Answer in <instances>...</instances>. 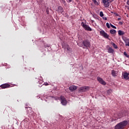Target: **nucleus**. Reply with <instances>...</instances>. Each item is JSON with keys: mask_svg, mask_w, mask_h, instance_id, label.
I'll return each mask as SVG.
<instances>
[{"mask_svg": "<svg viewBox=\"0 0 129 129\" xmlns=\"http://www.w3.org/2000/svg\"><path fill=\"white\" fill-rule=\"evenodd\" d=\"M97 80L99 82V83L102 84V85H106V82H105V81H104V80L100 77H97Z\"/></svg>", "mask_w": 129, "mask_h": 129, "instance_id": "nucleus-9", "label": "nucleus"}, {"mask_svg": "<svg viewBox=\"0 0 129 129\" xmlns=\"http://www.w3.org/2000/svg\"><path fill=\"white\" fill-rule=\"evenodd\" d=\"M118 33L119 36H122V35H124V32H123V31H121V30H119L118 31Z\"/></svg>", "mask_w": 129, "mask_h": 129, "instance_id": "nucleus-17", "label": "nucleus"}, {"mask_svg": "<svg viewBox=\"0 0 129 129\" xmlns=\"http://www.w3.org/2000/svg\"><path fill=\"white\" fill-rule=\"evenodd\" d=\"M122 76L125 80H129V73L125 72L122 74Z\"/></svg>", "mask_w": 129, "mask_h": 129, "instance_id": "nucleus-10", "label": "nucleus"}, {"mask_svg": "<svg viewBox=\"0 0 129 129\" xmlns=\"http://www.w3.org/2000/svg\"><path fill=\"white\" fill-rule=\"evenodd\" d=\"M77 89V87L75 86H71L69 87V90H70V91L73 92L74 91V90H76Z\"/></svg>", "mask_w": 129, "mask_h": 129, "instance_id": "nucleus-12", "label": "nucleus"}, {"mask_svg": "<svg viewBox=\"0 0 129 129\" xmlns=\"http://www.w3.org/2000/svg\"><path fill=\"white\" fill-rule=\"evenodd\" d=\"M114 0H102V4H103L105 8H108L109 7V4L112 3ZM92 2L95 6H98L99 4V0H92Z\"/></svg>", "mask_w": 129, "mask_h": 129, "instance_id": "nucleus-1", "label": "nucleus"}, {"mask_svg": "<svg viewBox=\"0 0 129 129\" xmlns=\"http://www.w3.org/2000/svg\"><path fill=\"white\" fill-rule=\"evenodd\" d=\"M0 87H1V88H3V89H5L6 88H9L11 87V85H10L9 84H4L3 85H1L0 86Z\"/></svg>", "mask_w": 129, "mask_h": 129, "instance_id": "nucleus-11", "label": "nucleus"}, {"mask_svg": "<svg viewBox=\"0 0 129 129\" xmlns=\"http://www.w3.org/2000/svg\"><path fill=\"white\" fill-rule=\"evenodd\" d=\"M112 92V91L111 90V89H109V90H107V93L108 94H109V93H111Z\"/></svg>", "mask_w": 129, "mask_h": 129, "instance_id": "nucleus-25", "label": "nucleus"}, {"mask_svg": "<svg viewBox=\"0 0 129 129\" xmlns=\"http://www.w3.org/2000/svg\"><path fill=\"white\" fill-rule=\"evenodd\" d=\"M106 26H107V28H108V29H110V26L109 25V23H107L106 24Z\"/></svg>", "mask_w": 129, "mask_h": 129, "instance_id": "nucleus-23", "label": "nucleus"}, {"mask_svg": "<svg viewBox=\"0 0 129 129\" xmlns=\"http://www.w3.org/2000/svg\"><path fill=\"white\" fill-rule=\"evenodd\" d=\"M110 33L112 34H115V33H116V31L114 29H112L110 30Z\"/></svg>", "mask_w": 129, "mask_h": 129, "instance_id": "nucleus-18", "label": "nucleus"}, {"mask_svg": "<svg viewBox=\"0 0 129 129\" xmlns=\"http://www.w3.org/2000/svg\"><path fill=\"white\" fill-rule=\"evenodd\" d=\"M46 13H47V14H49V11H48V10H46Z\"/></svg>", "mask_w": 129, "mask_h": 129, "instance_id": "nucleus-31", "label": "nucleus"}, {"mask_svg": "<svg viewBox=\"0 0 129 129\" xmlns=\"http://www.w3.org/2000/svg\"><path fill=\"white\" fill-rule=\"evenodd\" d=\"M60 102L62 105H66L67 104V100L63 96H60Z\"/></svg>", "mask_w": 129, "mask_h": 129, "instance_id": "nucleus-7", "label": "nucleus"}, {"mask_svg": "<svg viewBox=\"0 0 129 129\" xmlns=\"http://www.w3.org/2000/svg\"><path fill=\"white\" fill-rule=\"evenodd\" d=\"M57 12L58 13H60V14H62V13H63V12H64V10H63V8L62 7L59 6L57 10Z\"/></svg>", "mask_w": 129, "mask_h": 129, "instance_id": "nucleus-13", "label": "nucleus"}, {"mask_svg": "<svg viewBox=\"0 0 129 129\" xmlns=\"http://www.w3.org/2000/svg\"><path fill=\"white\" fill-rule=\"evenodd\" d=\"M124 42L125 43V46H129V39H126L125 40H124Z\"/></svg>", "mask_w": 129, "mask_h": 129, "instance_id": "nucleus-16", "label": "nucleus"}, {"mask_svg": "<svg viewBox=\"0 0 129 129\" xmlns=\"http://www.w3.org/2000/svg\"><path fill=\"white\" fill-rule=\"evenodd\" d=\"M119 25H122V22H119Z\"/></svg>", "mask_w": 129, "mask_h": 129, "instance_id": "nucleus-29", "label": "nucleus"}, {"mask_svg": "<svg viewBox=\"0 0 129 129\" xmlns=\"http://www.w3.org/2000/svg\"><path fill=\"white\" fill-rule=\"evenodd\" d=\"M123 55L125 56V57H126L127 58H129V55L127 54V53H126L125 51L123 52Z\"/></svg>", "mask_w": 129, "mask_h": 129, "instance_id": "nucleus-21", "label": "nucleus"}, {"mask_svg": "<svg viewBox=\"0 0 129 129\" xmlns=\"http://www.w3.org/2000/svg\"><path fill=\"white\" fill-rule=\"evenodd\" d=\"M88 90H89V87L88 86L82 87L79 89V91L80 93L86 92V91H88Z\"/></svg>", "mask_w": 129, "mask_h": 129, "instance_id": "nucleus-6", "label": "nucleus"}, {"mask_svg": "<svg viewBox=\"0 0 129 129\" xmlns=\"http://www.w3.org/2000/svg\"><path fill=\"white\" fill-rule=\"evenodd\" d=\"M44 47L45 48H50V47H51V45L50 44H45Z\"/></svg>", "mask_w": 129, "mask_h": 129, "instance_id": "nucleus-22", "label": "nucleus"}, {"mask_svg": "<svg viewBox=\"0 0 129 129\" xmlns=\"http://www.w3.org/2000/svg\"><path fill=\"white\" fill-rule=\"evenodd\" d=\"M103 19L105 20V21L107 20V18L106 17H103Z\"/></svg>", "mask_w": 129, "mask_h": 129, "instance_id": "nucleus-28", "label": "nucleus"}, {"mask_svg": "<svg viewBox=\"0 0 129 129\" xmlns=\"http://www.w3.org/2000/svg\"><path fill=\"white\" fill-rule=\"evenodd\" d=\"M120 20H121V18H118L117 21H120Z\"/></svg>", "mask_w": 129, "mask_h": 129, "instance_id": "nucleus-32", "label": "nucleus"}, {"mask_svg": "<svg viewBox=\"0 0 129 129\" xmlns=\"http://www.w3.org/2000/svg\"><path fill=\"white\" fill-rule=\"evenodd\" d=\"M127 5H128V6H129V0H128V1H127Z\"/></svg>", "mask_w": 129, "mask_h": 129, "instance_id": "nucleus-30", "label": "nucleus"}, {"mask_svg": "<svg viewBox=\"0 0 129 129\" xmlns=\"http://www.w3.org/2000/svg\"><path fill=\"white\" fill-rule=\"evenodd\" d=\"M103 16H104L103 12H100V17H103Z\"/></svg>", "mask_w": 129, "mask_h": 129, "instance_id": "nucleus-26", "label": "nucleus"}, {"mask_svg": "<svg viewBox=\"0 0 129 129\" xmlns=\"http://www.w3.org/2000/svg\"><path fill=\"white\" fill-rule=\"evenodd\" d=\"M111 74L113 77H116L117 76V72L113 70L111 71Z\"/></svg>", "mask_w": 129, "mask_h": 129, "instance_id": "nucleus-14", "label": "nucleus"}, {"mask_svg": "<svg viewBox=\"0 0 129 129\" xmlns=\"http://www.w3.org/2000/svg\"><path fill=\"white\" fill-rule=\"evenodd\" d=\"M112 45L113 46V47H114L115 49H117V45H116L115 44V43H112Z\"/></svg>", "mask_w": 129, "mask_h": 129, "instance_id": "nucleus-20", "label": "nucleus"}, {"mask_svg": "<svg viewBox=\"0 0 129 129\" xmlns=\"http://www.w3.org/2000/svg\"><path fill=\"white\" fill-rule=\"evenodd\" d=\"M127 10H129V7H128V8H127Z\"/></svg>", "mask_w": 129, "mask_h": 129, "instance_id": "nucleus-33", "label": "nucleus"}, {"mask_svg": "<svg viewBox=\"0 0 129 129\" xmlns=\"http://www.w3.org/2000/svg\"><path fill=\"white\" fill-rule=\"evenodd\" d=\"M65 49H67L68 51H70L71 50V48L69 47V45H67L66 46Z\"/></svg>", "mask_w": 129, "mask_h": 129, "instance_id": "nucleus-19", "label": "nucleus"}, {"mask_svg": "<svg viewBox=\"0 0 129 129\" xmlns=\"http://www.w3.org/2000/svg\"><path fill=\"white\" fill-rule=\"evenodd\" d=\"M81 26L86 31H89V32H91V31H92V29H91L89 26L84 24V22H82Z\"/></svg>", "mask_w": 129, "mask_h": 129, "instance_id": "nucleus-4", "label": "nucleus"}, {"mask_svg": "<svg viewBox=\"0 0 129 129\" xmlns=\"http://www.w3.org/2000/svg\"><path fill=\"white\" fill-rule=\"evenodd\" d=\"M100 34L101 36H102V37H103L105 39H108V40H110V39H109V35L107 34V33H106L103 30L100 31Z\"/></svg>", "mask_w": 129, "mask_h": 129, "instance_id": "nucleus-5", "label": "nucleus"}, {"mask_svg": "<svg viewBox=\"0 0 129 129\" xmlns=\"http://www.w3.org/2000/svg\"><path fill=\"white\" fill-rule=\"evenodd\" d=\"M110 26L111 27V28H113V29H116V27L114 26V25H113L111 23L110 24Z\"/></svg>", "mask_w": 129, "mask_h": 129, "instance_id": "nucleus-24", "label": "nucleus"}, {"mask_svg": "<svg viewBox=\"0 0 129 129\" xmlns=\"http://www.w3.org/2000/svg\"><path fill=\"white\" fill-rule=\"evenodd\" d=\"M80 47H81L83 49H89L91 47V43L88 40H84L80 43Z\"/></svg>", "mask_w": 129, "mask_h": 129, "instance_id": "nucleus-2", "label": "nucleus"}, {"mask_svg": "<svg viewBox=\"0 0 129 129\" xmlns=\"http://www.w3.org/2000/svg\"><path fill=\"white\" fill-rule=\"evenodd\" d=\"M126 125H127V121L124 120L116 125L115 129H122L124 126H126Z\"/></svg>", "mask_w": 129, "mask_h": 129, "instance_id": "nucleus-3", "label": "nucleus"}, {"mask_svg": "<svg viewBox=\"0 0 129 129\" xmlns=\"http://www.w3.org/2000/svg\"><path fill=\"white\" fill-rule=\"evenodd\" d=\"M126 114V111H122V112H120L118 113V118H121V117L125 116Z\"/></svg>", "mask_w": 129, "mask_h": 129, "instance_id": "nucleus-8", "label": "nucleus"}, {"mask_svg": "<svg viewBox=\"0 0 129 129\" xmlns=\"http://www.w3.org/2000/svg\"><path fill=\"white\" fill-rule=\"evenodd\" d=\"M44 85L47 86L49 85V83H44Z\"/></svg>", "mask_w": 129, "mask_h": 129, "instance_id": "nucleus-27", "label": "nucleus"}, {"mask_svg": "<svg viewBox=\"0 0 129 129\" xmlns=\"http://www.w3.org/2000/svg\"><path fill=\"white\" fill-rule=\"evenodd\" d=\"M114 52V50H113V49H112V48L109 47L108 49V53H109L110 54H111V53H113Z\"/></svg>", "mask_w": 129, "mask_h": 129, "instance_id": "nucleus-15", "label": "nucleus"}]
</instances>
